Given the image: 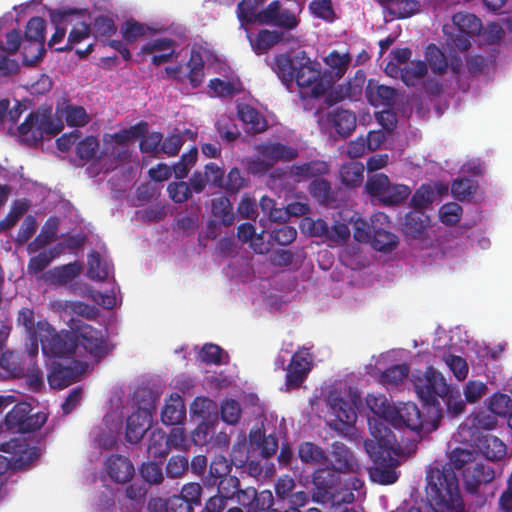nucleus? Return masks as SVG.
Returning a JSON list of instances; mask_svg holds the SVG:
<instances>
[{"label": "nucleus", "instance_id": "obj_6", "mask_svg": "<svg viewBox=\"0 0 512 512\" xmlns=\"http://www.w3.org/2000/svg\"><path fill=\"white\" fill-rule=\"evenodd\" d=\"M41 349L45 356L65 358L75 354L77 338L72 329L56 331L50 324L49 329L40 336Z\"/></svg>", "mask_w": 512, "mask_h": 512}, {"label": "nucleus", "instance_id": "obj_18", "mask_svg": "<svg viewBox=\"0 0 512 512\" xmlns=\"http://www.w3.org/2000/svg\"><path fill=\"white\" fill-rule=\"evenodd\" d=\"M105 471L109 478L116 483L129 482L134 474V465L128 457L122 455H111L104 463Z\"/></svg>", "mask_w": 512, "mask_h": 512}, {"label": "nucleus", "instance_id": "obj_3", "mask_svg": "<svg viewBox=\"0 0 512 512\" xmlns=\"http://www.w3.org/2000/svg\"><path fill=\"white\" fill-rule=\"evenodd\" d=\"M63 129L59 117L53 115L51 106L42 105L29 113L25 121L18 126V133L22 141L36 145L45 136H55Z\"/></svg>", "mask_w": 512, "mask_h": 512}, {"label": "nucleus", "instance_id": "obj_56", "mask_svg": "<svg viewBox=\"0 0 512 512\" xmlns=\"http://www.w3.org/2000/svg\"><path fill=\"white\" fill-rule=\"evenodd\" d=\"M389 183L390 180L385 174L377 173L368 177L365 184V189L371 197H375L380 200L384 195Z\"/></svg>", "mask_w": 512, "mask_h": 512}, {"label": "nucleus", "instance_id": "obj_43", "mask_svg": "<svg viewBox=\"0 0 512 512\" xmlns=\"http://www.w3.org/2000/svg\"><path fill=\"white\" fill-rule=\"evenodd\" d=\"M170 452L168 438L165 432L156 429L151 432L148 444V453L153 458H165Z\"/></svg>", "mask_w": 512, "mask_h": 512}, {"label": "nucleus", "instance_id": "obj_59", "mask_svg": "<svg viewBox=\"0 0 512 512\" xmlns=\"http://www.w3.org/2000/svg\"><path fill=\"white\" fill-rule=\"evenodd\" d=\"M301 227L303 230H306L310 236L320 237L327 240L329 225L325 220L321 218L314 220L310 217H305L302 221Z\"/></svg>", "mask_w": 512, "mask_h": 512}, {"label": "nucleus", "instance_id": "obj_54", "mask_svg": "<svg viewBox=\"0 0 512 512\" xmlns=\"http://www.w3.org/2000/svg\"><path fill=\"white\" fill-rule=\"evenodd\" d=\"M242 413L241 405L234 399H225L220 406V415L223 422L235 425L240 420Z\"/></svg>", "mask_w": 512, "mask_h": 512}, {"label": "nucleus", "instance_id": "obj_30", "mask_svg": "<svg viewBox=\"0 0 512 512\" xmlns=\"http://www.w3.org/2000/svg\"><path fill=\"white\" fill-rule=\"evenodd\" d=\"M366 404L368 408L380 418L379 420H375L374 425H372L371 421H369L370 430L372 431V428L375 426H378L382 429L383 426L389 428L385 422L389 423L393 407L387 403L385 396H375L373 394H368L366 397Z\"/></svg>", "mask_w": 512, "mask_h": 512}, {"label": "nucleus", "instance_id": "obj_16", "mask_svg": "<svg viewBox=\"0 0 512 512\" xmlns=\"http://www.w3.org/2000/svg\"><path fill=\"white\" fill-rule=\"evenodd\" d=\"M495 478L494 469L483 463H476L463 471L464 487L467 493L477 494L482 484H488Z\"/></svg>", "mask_w": 512, "mask_h": 512}, {"label": "nucleus", "instance_id": "obj_11", "mask_svg": "<svg viewBox=\"0 0 512 512\" xmlns=\"http://www.w3.org/2000/svg\"><path fill=\"white\" fill-rule=\"evenodd\" d=\"M312 483L314 490L312 500L317 503L326 504L338 502L336 492L340 485V477L336 471L328 468L317 469L313 473Z\"/></svg>", "mask_w": 512, "mask_h": 512}, {"label": "nucleus", "instance_id": "obj_19", "mask_svg": "<svg viewBox=\"0 0 512 512\" xmlns=\"http://www.w3.org/2000/svg\"><path fill=\"white\" fill-rule=\"evenodd\" d=\"M257 151L261 157L274 166L279 161L289 162L298 157V150L289 145L280 142H264L257 146Z\"/></svg>", "mask_w": 512, "mask_h": 512}, {"label": "nucleus", "instance_id": "obj_7", "mask_svg": "<svg viewBox=\"0 0 512 512\" xmlns=\"http://www.w3.org/2000/svg\"><path fill=\"white\" fill-rule=\"evenodd\" d=\"M77 338V347L82 346L87 353L96 359H102L109 353V347L102 331L85 323L79 318L72 317L68 321Z\"/></svg>", "mask_w": 512, "mask_h": 512}, {"label": "nucleus", "instance_id": "obj_8", "mask_svg": "<svg viewBox=\"0 0 512 512\" xmlns=\"http://www.w3.org/2000/svg\"><path fill=\"white\" fill-rule=\"evenodd\" d=\"M46 22L41 17H32L26 25L23 45V62L35 66L44 57Z\"/></svg>", "mask_w": 512, "mask_h": 512}, {"label": "nucleus", "instance_id": "obj_61", "mask_svg": "<svg viewBox=\"0 0 512 512\" xmlns=\"http://www.w3.org/2000/svg\"><path fill=\"white\" fill-rule=\"evenodd\" d=\"M80 271L81 266L77 262H73L55 267L52 276L58 283L65 284L78 276Z\"/></svg>", "mask_w": 512, "mask_h": 512}, {"label": "nucleus", "instance_id": "obj_33", "mask_svg": "<svg viewBox=\"0 0 512 512\" xmlns=\"http://www.w3.org/2000/svg\"><path fill=\"white\" fill-rule=\"evenodd\" d=\"M364 165L358 161H350L341 165L340 179L349 188L359 187L364 180Z\"/></svg>", "mask_w": 512, "mask_h": 512}, {"label": "nucleus", "instance_id": "obj_22", "mask_svg": "<svg viewBox=\"0 0 512 512\" xmlns=\"http://www.w3.org/2000/svg\"><path fill=\"white\" fill-rule=\"evenodd\" d=\"M150 427V415L147 410L138 409L133 412L126 422V439L128 442L138 443Z\"/></svg>", "mask_w": 512, "mask_h": 512}, {"label": "nucleus", "instance_id": "obj_49", "mask_svg": "<svg viewBox=\"0 0 512 512\" xmlns=\"http://www.w3.org/2000/svg\"><path fill=\"white\" fill-rule=\"evenodd\" d=\"M309 192L312 197L323 204H328L335 199L329 181L323 178L313 180L309 185Z\"/></svg>", "mask_w": 512, "mask_h": 512}, {"label": "nucleus", "instance_id": "obj_10", "mask_svg": "<svg viewBox=\"0 0 512 512\" xmlns=\"http://www.w3.org/2000/svg\"><path fill=\"white\" fill-rule=\"evenodd\" d=\"M31 411L29 403H16L5 417V426L21 433L39 430L45 424L47 416L39 412L31 414Z\"/></svg>", "mask_w": 512, "mask_h": 512}, {"label": "nucleus", "instance_id": "obj_24", "mask_svg": "<svg viewBox=\"0 0 512 512\" xmlns=\"http://www.w3.org/2000/svg\"><path fill=\"white\" fill-rule=\"evenodd\" d=\"M79 373L72 366L53 361L47 379L52 389H64L78 380Z\"/></svg>", "mask_w": 512, "mask_h": 512}, {"label": "nucleus", "instance_id": "obj_32", "mask_svg": "<svg viewBox=\"0 0 512 512\" xmlns=\"http://www.w3.org/2000/svg\"><path fill=\"white\" fill-rule=\"evenodd\" d=\"M248 38L253 51L260 55L278 44L282 40L283 34L278 31L262 29L255 37L248 34Z\"/></svg>", "mask_w": 512, "mask_h": 512}, {"label": "nucleus", "instance_id": "obj_44", "mask_svg": "<svg viewBox=\"0 0 512 512\" xmlns=\"http://www.w3.org/2000/svg\"><path fill=\"white\" fill-rule=\"evenodd\" d=\"M298 457L306 464H316L326 462L328 460V456L325 451L312 442H303L299 445Z\"/></svg>", "mask_w": 512, "mask_h": 512}, {"label": "nucleus", "instance_id": "obj_14", "mask_svg": "<svg viewBox=\"0 0 512 512\" xmlns=\"http://www.w3.org/2000/svg\"><path fill=\"white\" fill-rule=\"evenodd\" d=\"M311 370V355L307 349L302 348L295 352L286 368V386L298 388L307 378Z\"/></svg>", "mask_w": 512, "mask_h": 512}, {"label": "nucleus", "instance_id": "obj_46", "mask_svg": "<svg viewBox=\"0 0 512 512\" xmlns=\"http://www.w3.org/2000/svg\"><path fill=\"white\" fill-rule=\"evenodd\" d=\"M61 116L65 118L68 126L82 127L89 123L90 117L82 106L67 104L61 110Z\"/></svg>", "mask_w": 512, "mask_h": 512}, {"label": "nucleus", "instance_id": "obj_1", "mask_svg": "<svg viewBox=\"0 0 512 512\" xmlns=\"http://www.w3.org/2000/svg\"><path fill=\"white\" fill-rule=\"evenodd\" d=\"M473 458L467 449L455 448L449 455V463L430 467L426 473V497L435 512H464L458 478L454 469H462Z\"/></svg>", "mask_w": 512, "mask_h": 512}, {"label": "nucleus", "instance_id": "obj_31", "mask_svg": "<svg viewBox=\"0 0 512 512\" xmlns=\"http://www.w3.org/2000/svg\"><path fill=\"white\" fill-rule=\"evenodd\" d=\"M429 217L422 210L410 211L405 215L402 230L406 236L420 238L428 225Z\"/></svg>", "mask_w": 512, "mask_h": 512}, {"label": "nucleus", "instance_id": "obj_39", "mask_svg": "<svg viewBox=\"0 0 512 512\" xmlns=\"http://www.w3.org/2000/svg\"><path fill=\"white\" fill-rule=\"evenodd\" d=\"M452 21L458 28L459 32L467 33L472 36L477 35L482 28L480 19L474 14L467 12H458L454 14Z\"/></svg>", "mask_w": 512, "mask_h": 512}, {"label": "nucleus", "instance_id": "obj_13", "mask_svg": "<svg viewBox=\"0 0 512 512\" xmlns=\"http://www.w3.org/2000/svg\"><path fill=\"white\" fill-rule=\"evenodd\" d=\"M327 128L334 129L341 138L349 137L356 128V115L354 112L335 108L327 111L321 118Z\"/></svg>", "mask_w": 512, "mask_h": 512}, {"label": "nucleus", "instance_id": "obj_29", "mask_svg": "<svg viewBox=\"0 0 512 512\" xmlns=\"http://www.w3.org/2000/svg\"><path fill=\"white\" fill-rule=\"evenodd\" d=\"M389 224L390 222L387 219V224L386 222L384 224L377 223L374 227L369 243L377 251L391 252L398 245V237L388 230Z\"/></svg>", "mask_w": 512, "mask_h": 512}, {"label": "nucleus", "instance_id": "obj_52", "mask_svg": "<svg viewBox=\"0 0 512 512\" xmlns=\"http://www.w3.org/2000/svg\"><path fill=\"white\" fill-rule=\"evenodd\" d=\"M324 61L334 72L335 76L341 78L346 73L351 58L348 54H340L337 51H332L326 56Z\"/></svg>", "mask_w": 512, "mask_h": 512}, {"label": "nucleus", "instance_id": "obj_28", "mask_svg": "<svg viewBox=\"0 0 512 512\" xmlns=\"http://www.w3.org/2000/svg\"><path fill=\"white\" fill-rule=\"evenodd\" d=\"M301 56L290 57L287 54H279L275 56L272 69L277 74L279 79L286 86L293 83L297 71V65L300 62Z\"/></svg>", "mask_w": 512, "mask_h": 512}, {"label": "nucleus", "instance_id": "obj_25", "mask_svg": "<svg viewBox=\"0 0 512 512\" xmlns=\"http://www.w3.org/2000/svg\"><path fill=\"white\" fill-rule=\"evenodd\" d=\"M329 172V165L324 160L314 159L308 162L293 164L290 167V177L297 182L321 177Z\"/></svg>", "mask_w": 512, "mask_h": 512}, {"label": "nucleus", "instance_id": "obj_5", "mask_svg": "<svg viewBox=\"0 0 512 512\" xmlns=\"http://www.w3.org/2000/svg\"><path fill=\"white\" fill-rule=\"evenodd\" d=\"M296 67L294 80L303 96L318 98L326 93L330 81L322 76L320 65L317 62H312L303 52Z\"/></svg>", "mask_w": 512, "mask_h": 512}, {"label": "nucleus", "instance_id": "obj_60", "mask_svg": "<svg viewBox=\"0 0 512 512\" xmlns=\"http://www.w3.org/2000/svg\"><path fill=\"white\" fill-rule=\"evenodd\" d=\"M246 181L241 171L234 167L230 169L226 178H224L221 189H224L230 194H236L245 186Z\"/></svg>", "mask_w": 512, "mask_h": 512}, {"label": "nucleus", "instance_id": "obj_42", "mask_svg": "<svg viewBox=\"0 0 512 512\" xmlns=\"http://www.w3.org/2000/svg\"><path fill=\"white\" fill-rule=\"evenodd\" d=\"M427 74V64L425 61H410L400 71L401 80L406 86H414L415 83L424 78Z\"/></svg>", "mask_w": 512, "mask_h": 512}, {"label": "nucleus", "instance_id": "obj_64", "mask_svg": "<svg viewBox=\"0 0 512 512\" xmlns=\"http://www.w3.org/2000/svg\"><path fill=\"white\" fill-rule=\"evenodd\" d=\"M170 198L175 203H183L191 198L192 189L187 182H171L167 187Z\"/></svg>", "mask_w": 512, "mask_h": 512}, {"label": "nucleus", "instance_id": "obj_15", "mask_svg": "<svg viewBox=\"0 0 512 512\" xmlns=\"http://www.w3.org/2000/svg\"><path fill=\"white\" fill-rule=\"evenodd\" d=\"M48 14L51 23L55 26V32L48 42V46L53 47L65 38L66 26L72 22V18L83 16V9L62 7L58 9H49Z\"/></svg>", "mask_w": 512, "mask_h": 512}, {"label": "nucleus", "instance_id": "obj_21", "mask_svg": "<svg viewBox=\"0 0 512 512\" xmlns=\"http://www.w3.org/2000/svg\"><path fill=\"white\" fill-rule=\"evenodd\" d=\"M350 221L353 227L354 239L360 243H369L374 227L377 223H387V215L384 213H376L370 218V221H367L363 219L360 214L354 213Z\"/></svg>", "mask_w": 512, "mask_h": 512}, {"label": "nucleus", "instance_id": "obj_37", "mask_svg": "<svg viewBox=\"0 0 512 512\" xmlns=\"http://www.w3.org/2000/svg\"><path fill=\"white\" fill-rule=\"evenodd\" d=\"M88 277L92 280L104 281L109 277L111 267L101 259V255L97 251H92L88 255Z\"/></svg>", "mask_w": 512, "mask_h": 512}, {"label": "nucleus", "instance_id": "obj_41", "mask_svg": "<svg viewBox=\"0 0 512 512\" xmlns=\"http://www.w3.org/2000/svg\"><path fill=\"white\" fill-rule=\"evenodd\" d=\"M164 508L165 512H193V506L183 497L173 495L167 500L155 499L149 503V508L156 510L157 507Z\"/></svg>", "mask_w": 512, "mask_h": 512}, {"label": "nucleus", "instance_id": "obj_62", "mask_svg": "<svg viewBox=\"0 0 512 512\" xmlns=\"http://www.w3.org/2000/svg\"><path fill=\"white\" fill-rule=\"evenodd\" d=\"M99 149V142L94 136H87L76 146V155L82 160H91Z\"/></svg>", "mask_w": 512, "mask_h": 512}, {"label": "nucleus", "instance_id": "obj_12", "mask_svg": "<svg viewBox=\"0 0 512 512\" xmlns=\"http://www.w3.org/2000/svg\"><path fill=\"white\" fill-rule=\"evenodd\" d=\"M266 0H241L237 5V17L241 25L268 24L272 20L275 7H264Z\"/></svg>", "mask_w": 512, "mask_h": 512}, {"label": "nucleus", "instance_id": "obj_9", "mask_svg": "<svg viewBox=\"0 0 512 512\" xmlns=\"http://www.w3.org/2000/svg\"><path fill=\"white\" fill-rule=\"evenodd\" d=\"M439 419L436 417L429 422L420 412L418 406L413 402L400 403L393 407L389 423L394 428H409L412 431H433L438 428Z\"/></svg>", "mask_w": 512, "mask_h": 512}, {"label": "nucleus", "instance_id": "obj_20", "mask_svg": "<svg viewBox=\"0 0 512 512\" xmlns=\"http://www.w3.org/2000/svg\"><path fill=\"white\" fill-rule=\"evenodd\" d=\"M365 93L369 103L374 107H392L397 96L395 88L379 84L373 79L368 81Z\"/></svg>", "mask_w": 512, "mask_h": 512}, {"label": "nucleus", "instance_id": "obj_47", "mask_svg": "<svg viewBox=\"0 0 512 512\" xmlns=\"http://www.w3.org/2000/svg\"><path fill=\"white\" fill-rule=\"evenodd\" d=\"M212 214L220 219L225 226L232 225L234 221L233 207L230 200L221 196L212 200Z\"/></svg>", "mask_w": 512, "mask_h": 512}, {"label": "nucleus", "instance_id": "obj_36", "mask_svg": "<svg viewBox=\"0 0 512 512\" xmlns=\"http://www.w3.org/2000/svg\"><path fill=\"white\" fill-rule=\"evenodd\" d=\"M270 6L275 7V12L272 20L269 21L268 24L288 30H293L299 25L300 20L297 18L295 13L289 9H282L280 1H272Z\"/></svg>", "mask_w": 512, "mask_h": 512}, {"label": "nucleus", "instance_id": "obj_27", "mask_svg": "<svg viewBox=\"0 0 512 512\" xmlns=\"http://www.w3.org/2000/svg\"><path fill=\"white\" fill-rule=\"evenodd\" d=\"M237 115L239 119L248 126L247 130L253 134H260L268 128L266 118L249 104H238Z\"/></svg>", "mask_w": 512, "mask_h": 512}, {"label": "nucleus", "instance_id": "obj_40", "mask_svg": "<svg viewBox=\"0 0 512 512\" xmlns=\"http://www.w3.org/2000/svg\"><path fill=\"white\" fill-rule=\"evenodd\" d=\"M425 60L433 73L443 75L448 68V60L444 52L435 44H429L425 50Z\"/></svg>", "mask_w": 512, "mask_h": 512}, {"label": "nucleus", "instance_id": "obj_38", "mask_svg": "<svg viewBox=\"0 0 512 512\" xmlns=\"http://www.w3.org/2000/svg\"><path fill=\"white\" fill-rule=\"evenodd\" d=\"M58 231V219L55 217L49 218L41 229V232L36 238L28 245L31 252L38 251L39 249L50 243L56 236Z\"/></svg>", "mask_w": 512, "mask_h": 512}, {"label": "nucleus", "instance_id": "obj_2", "mask_svg": "<svg viewBox=\"0 0 512 512\" xmlns=\"http://www.w3.org/2000/svg\"><path fill=\"white\" fill-rule=\"evenodd\" d=\"M372 429L373 439L364 442L366 452L376 465L370 473L371 479L382 485L393 484L398 480V473L391 467V462L396 461L391 455L395 436L384 426L383 429L378 426Z\"/></svg>", "mask_w": 512, "mask_h": 512}, {"label": "nucleus", "instance_id": "obj_50", "mask_svg": "<svg viewBox=\"0 0 512 512\" xmlns=\"http://www.w3.org/2000/svg\"><path fill=\"white\" fill-rule=\"evenodd\" d=\"M484 456L491 461L502 459L506 455V446L496 436H486L482 444Z\"/></svg>", "mask_w": 512, "mask_h": 512}, {"label": "nucleus", "instance_id": "obj_26", "mask_svg": "<svg viewBox=\"0 0 512 512\" xmlns=\"http://www.w3.org/2000/svg\"><path fill=\"white\" fill-rule=\"evenodd\" d=\"M186 417V409L182 397L172 393L166 400L161 412V420L167 426L180 424Z\"/></svg>", "mask_w": 512, "mask_h": 512}, {"label": "nucleus", "instance_id": "obj_35", "mask_svg": "<svg viewBox=\"0 0 512 512\" xmlns=\"http://www.w3.org/2000/svg\"><path fill=\"white\" fill-rule=\"evenodd\" d=\"M62 251V244H58L31 257L28 263L29 272L32 274L41 273L55 258L60 256Z\"/></svg>", "mask_w": 512, "mask_h": 512}, {"label": "nucleus", "instance_id": "obj_34", "mask_svg": "<svg viewBox=\"0 0 512 512\" xmlns=\"http://www.w3.org/2000/svg\"><path fill=\"white\" fill-rule=\"evenodd\" d=\"M17 321L22 325L27 335H42L50 327V323L46 320L35 321L34 311L30 308H22L18 312Z\"/></svg>", "mask_w": 512, "mask_h": 512}, {"label": "nucleus", "instance_id": "obj_57", "mask_svg": "<svg viewBox=\"0 0 512 512\" xmlns=\"http://www.w3.org/2000/svg\"><path fill=\"white\" fill-rule=\"evenodd\" d=\"M476 189V182L470 178L456 179L451 185V192L459 201H463L472 196L476 192Z\"/></svg>", "mask_w": 512, "mask_h": 512}, {"label": "nucleus", "instance_id": "obj_4", "mask_svg": "<svg viewBox=\"0 0 512 512\" xmlns=\"http://www.w3.org/2000/svg\"><path fill=\"white\" fill-rule=\"evenodd\" d=\"M414 389L428 410H431L440 419L441 409L438 398L447 396L449 392V386L443 375L429 367L423 377H418L414 381Z\"/></svg>", "mask_w": 512, "mask_h": 512}, {"label": "nucleus", "instance_id": "obj_53", "mask_svg": "<svg viewBox=\"0 0 512 512\" xmlns=\"http://www.w3.org/2000/svg\"><path fill=\"white\" fill-rule=\"evenodd\" d=\"M198 150L196 147L191 148L187 153H184L180 160L174 164L173 172L177 179H184L187 177L191 168L197 161Z\"/></svg>", "mask_w": 512, "mask_h": 512}, {"label": "nucleus", "instance_id": "obj_58", "mask_svg": "<svg viewBox=\"0 0 512 512\" xmlns=\"http://www.w3.org/2000/svg\"><path fill=\"white\" fill-rule=\"evenodd\" d=\"M512 407V399L502 393H495L489 400V411L497 416L506 417Z\"/></svg>", "mask_w": 512, "mask_h": 512}, {"label": "nucleus", "instance_id": "obj_23", "mask_svg": "<svg viewBox=\"0 0 512 512\" xmlns=\"http://www.w3.org/2000/svg\"><path fill=\"white\" fill-rule=\"evenodd\" d=\"M296 482L289 476L280 477L275 484V494L279 499L288 501V505L304 506L308 502L305 491L294 492Z\"/></svg>", "mask_w": 512, "mask_h": 512}, {"label": "nucleus", "instance_id": "obj_55", "mask_svg": "<svg viewBox=\"0 0 512 512\" xmlns=\"http://www.w3.org/2000/svg\"><path fill=\"white\" fill-rule=\"evenodd\" d=\"M150 28L134 19L125 21L121 28L122 37L128 42L133 43L139 38L145 36Z\"/></svg>", "mask_w": 512, "mask_h": 512}, {"label": "nucleus", "instance_id": "obj_51", "mask_svg": "<svg viewBox=\"0 0 512 512\" xmlns=\"http://www.w3.org/2000/svg\"><path fill=\"white\" fill-rule=\"evenodd\" d=\"M409 375V366L407 364H397L385 369L380 376V380L385 385L397 386L402 383Z\"/></svg>", "mask_w": 512, "mask_h": 512}, {"label": "nucleus", "instance_id": "obj_63", "mask_svg": "<svg viewBox=\"0 0 512 512\" xmlns=\"http://www.w3.org/2000/svg\"><path fill=\"white\" fill-rule=\"evenodd\" d=\"M270 237L277 244L286 246L296 239L297 230L293 226L280 224L271 231Z\"/></svg>", "mask_w": 512, "mask_h": 512}, {"label": "nucleus", "instance_id": "obj_45", "mask_svg": "<svg viewBox=\"0 0 512 512\" xmlns=\"http://www.w3.org/2000/svg\"><path fill=\"white\" fill-rule=\"evenodd\" d=\"M231 467L223 456H218L213 459L209 466V474L206 477L204 484L206 486H216L218 480L224 479L230 474Z\"/></svg>", "mask_w": 512, "mask_h": 512}, {"label": "nucleus", "instance_id": "obj_17", "mask_svg": "<svg viewBox=\"0 0 512 512\" xmlns=\"http://www.w3.org/2000/svg\"><path fill=\"white\" fill-rule=\"evenodd\" d=\"M332 469L339 473H357L360 465L352 451L341 442H334L330 453Z\"/></svg>", "mask_w": 512, "mask_h": 512}, {"label": "nucleus", "instance_id": "obj_48", "mask_svg": "<svg viewBox=\"0 0 512 512\" xmlns=\"http://www.w3.org/2000/svg\"><path fill=\"white\" fill-rule=\"evenodd\" d=\"M410 194L411 189L407 185L389 183L380 201L386 206L396 205L405 201Z\"/></svg>", "mask_w": 512, "mask_h": 512}]
</instances>
